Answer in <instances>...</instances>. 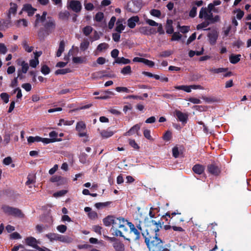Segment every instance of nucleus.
Wrapping results in <instances>:
<instances>
[{"label": "nucleus", "instance_id": "nucleus-42", "mask_svg": "<svg viewBox=\"0 0 251 251\" xmlns=\"http://www.w3.org/2000/svg\"><path fill=\"white\" fill-rule=\"evenodd\" d=\"M112 202L111 201H106L104 202H98L95 203V206L98 209H100L103 207L109 206Z\"/></svg>", "mask_w": 251, "mask_h": 251}, {"label": "nucleus", "instance_id": "nucleus-29", "mask_svg": "<svg viewBox=\"0 0 251 251\" xmlns=\"http://www.w3.org/2000/svg\"><path fill=\"white\" fill-rule=\"evenodd\" d=\"M72 238L63 235L59 234L58 241L63 243H69L72 241Z\"/></svg>", "mask_w": 251, "mask_h": 251}, {"label": "nucleus", "instance_id": "nucleus-62", "mask_svg": "<svg viewBox=\"0 0 251 251\" xmlns=\"http://www.w3.org/2000/svg\"><path fill=\"white\" fill-rule=\"evenodd\" d=\"M143 134L145 137L147 139L150 140H153L151 136V131L149 129H146L144 130Z\"/></svg>", "mask_w": 251, "mask_h": 251}, {"label": "nucleus", "instance_id": "nucleus-43", "mask_svg": "<svg viewBox=\"0 0 251 251\" xmlns=\"http://www.w3.org/2000/svg\"><path fill=\"white\" fill-rule=\"evenodd\" d=\"M208 12L206 7H202L199 13V18L200 19H205Z\"/></svg>", "mask_w": 251, "mask_h": 251}, {"label": "nucleus", "instance_id": "nucleus-22", "mask_svg": "<svg viewBox=\"0 0 251 251\" xmlns=\"http://www.w3.org/2000/svg\"><path fill=\"white\" fill-rule=\"evenodd\" d=\"M48 33L47 31L44 27H41L37 33L39 39L40 40H44L45 38L50 34H48Z\"/></svg>", "mask_w": 251, "mask_h": 251}, {"label": "nucleus", "instance_id": "nucleus-33", "mask_svg": "<svg viewBox=\"0 0 251 251\" xmlns=\"http://www.w3.org/2000/svg\"><path fill=\"white\" fill-rule=\"evenodd\" d=\"M101 136L104 138H108L111 137L114 132L109 130H102L100 133Z\"/></svg>", "mask_w": 251, "mask_h": 251}, {"label": "nucleus", "instance_id": "nucleus-20", "mask_svg": "<svg viewBox=\"0 0 251 251\" xmlns=\"http://www.w3.org/2000/svg\"><path fill=\"white\" fill-rule=\"evenodd\" d=\"M115 216L112 215H108L103 219V223L106 226H109L112 225L113 222L114 221Z\"/></svg>", "mask_w": 251, "mask_h": 251}, {"label": "nucleus", "instance_id": "nucleus-57", "mask_svg": "<svg viewBox=\"0 0 251 251\" xmlns=\"http://www.w3.org/2000/svg\"><path fill=\"white\" fill-rule=\"evenodd\" d=\"M120 220L119 218H116L115 217L114 218V221L113 222L112 224V229H113L114 228H120Z\"/></svg>", "mask_w": 251, "mask_h": 251}, {"label": "nucleus", "instance_id": "nucleus-39", "mask_svg": "<svg viewBox=\"0 0 251 251\" xmlns=\"http://www.w3.org/2000/svg\"><path fill=\"white\" fill-rule=\"evenodd\" d=\"M74 123V120L67 121V120H65L63 119H61L59 120L58 125L59 126H61L62 125H65V126H71V125H73Z\"/></svg>", "mask_w": 251, "mask_h": 251}, {"label": "nucleus", "instance_id": "nucleus-35", "mask_svg": "<svg viewBox=\"0 0 251 251\" xmlns=\"http://www.w3.org/2000/svg\"><path fill=\"white\" fill-rule=\"evenodd\" d=\"M86 128V125L85 124L82 122L80 121L77 123L75 129L76 130L78 131H82L84 130H85Z\"/></svg>", "mask_w": 251, "mask_h": 251}, {"label": "nucleus", "instance_id": "nucleus-49", "mask_svg": "<svg viewBox=\"0 0 251 251\" xmlns=\"http://www.w3.org/2000/svg\"><path fill=\"white\" fill-rule=\"evenodd\" d=\"M41 72L44 75H47L50 73V69L47 65H44L41 67Z\"/></svg>", "mask_w": 251, "mask_h": 251}, {"label": "nucleus", "instance_id": "nucleus-55", "mask_svg": "<svg viewBox=\"0 0 251 251\" xmlns=\"http://www.w3.org/2000/svg\"><path fill=\"white\" fill-rule=\"evenodd\" d=\"M150 13L152 16L157 18H159L161 15L160 11L155 9H151L150 11Z\"/></svg>", "mask_w": 251, "mask_h": 251}, {"label": "nucleus", "instance_id": "nucleus-50", "mask_svg": "<svg viewBox=\"0 0 251 251\" xmlns=\"http://www.w3.org/2000/svg\"><path fill=\"white\" fill-rule=\"evenodd\" d=\"M172 137V132L169 130H167L164 134L163 136V139L164 140H165L166 141H169L171 139Z\"/></svg>", "mask_w": 251, "mask_h": 251}, {"label": "nucleus", "instance_id": "nucleus-24", "mask_svg": "<svg viewBox=\"0 0 251 251\" xmlns=\"http://www.w3.org/2000/svg\"><path fill=\"white\" fill-rule=\"evenodd\" d=\"M11 19H8L7 20H2L0 21V30H4L7 28L9 24L11 23Z\"/></svg>", "mask_w": 251, "mask_h": 251}, {"label": "nucleus", "instance_id": "nucleus-38", "mask_svg": "<svg viewBox=\"0 0 251 251\" xmlns=\"http://www.w3.org/2000/svg\"><path fill=\"white\" fill-rule=\"evenodd\" d=\"M41 137L36 136L35 137L33 136H29L27 138V142L28 144H31L34 142H41Z\"/></svg>", "mask_w": 251, "mask_h": 251}, {"label": "nucleus", "instance_id": "nucleus-6", "mask_svg": "<svg viewBox=\"0 0 251 251\" xmlns=\"http://www.w3.org/2000/svg\"><path fill=\"white\" fill-rule=\"evenodd\" d=\"M68 8L72 9L75 13L79 12L82 8V5L80 2L77 0H71L69 1Z\"/></svg>", "mask_w": 251, "mask_h": 251}, {"label": "nucleus", "instance_id": "nucleus-30", "mask_svg": "<svg viewBox=\"0 0 251 251\" xmlns=\"http://www.w3.org/2000/svg\"><path fill=\"white\" fill-rule=\"evenodd\" d=\"M227 68H211L209 71L214 74H219L227 72Z\"/></svg>", "mask_w": 251, "mask_h": 251}, {"label": "nucleus", "instance_id": "nucleus-34", "mask_svg": "<svg viewBox=\"0 0 251 251\" xmlns=\"http://www.w3.org/2000/svg\"><path fill=\"white\" fill-rule=\"evenodd\" d=\"M113 247L117 251H124L125 246L121 242H116L114 244Z\"/></svg>", "mask_w": 251, "mask_h": 251}, {"label": "nucleus", "instance_id": "nucleus-2", "mask_svg": "<svg viewBox=\"0 0 251 251\" xmlns=\"http://www.w3.org/2000/svg\"><path fill=\"white\" fill-rule=\"evenodd\" d=\"M165 220V222L169 224H172V225H174L176 223L175 222L171 223V221L172 220V217H171V212L168 211L166 214L161 216V219L158 222L152 220L151 221V226H155V227L152 228V230L154 231L155 234H157V232L160 230L161 228L162 227V226L164 225V222L163 221Z\"/></svg>", "mask_w": 251, "mask_h": 251}, {"label": "nucleus", "instance_id": "nucleus-37", "mask_svg": "<svg viewBox=\"0 0 251 251\" xmlns=\"http://www.w3.org/2000/svg\"><path fill=\"white\" fill-rule=\"evenodd\" d=\"M41 142H42L43 143L45 144H48L50 143H53L57 141H61V139H50V138H42L41 137Z\"/></svg>", "mask_w": 251, "mask_h": 251}, {"label": "nucleus", "instance_id": "nucleus-26", "mask_svg": "<svg viewBox=\"0 0 251 251\" xmlns=\"http://www.w3.org/2000/svg\"><path fill=\"white\" fill-rule=\"evenodd\" d=\"M65 42L62 40L60 42L59 48L56 51V55L57 57H60L65 50Z\"/></svg>", "mask_w": 251, "mask_h": 251}, {"label": "nucleus", "instance_id": "nucleus-12", "mask_svg": "<svg viewBox=\"0 0 251 251\" xmlns=\"http://www.w3.org/2000/svg\"><path fill=\"white\" fill-rule=\"evenodd\" d=\"M47 12L44 11L42 15L41 16L39 14H37L35 15L36 20L34 23V26L37 27L40 23H43L45 21Z\"/></svg>", "mask_w": 251, "mask_h": 251}, {"label": "nucleus", "instance_id": "nucleus-44", "mask_svg": "<svg viewBox=\"0 0 251 251\" xmlns=\"http://www.w3.org/2000/svg\"><path fill=\"white\" fill-rule=\"evenodd\" d=\"M22 46H23V48H24V49L25 50L28 52H31L33 50V47H29L28 45L27 42L26 40H24L23 41Z\"/></svg>", "mask_w": 251, "mask_h": 251}, {"label": "nucleus", "instance_id": "nucleus-8", "mask_svg": "<svg viewBox=\"0 0 251 251\" xmlns=\"http://www.w3.org/2000/svg\"><path fill=\"white\" fill-rule=\"evenodd\" d=\"M219 33L216 29H213L207 34L209 42L211 45H214L218 38Z\"/></svg>", "mask_w": 251, "mask_h": 251}, {"label": "nucleus", "instance_id": "nucleus-9", "mask_svg": "<svg viewBox=\"0 0 251 251\" xmlns=\"http://www.w3.org/2000/svg\"><path fill=\"white\" fill-rule=\"evenodd\" d=\"M138 30L140 33L145 35H150L156 33L155 28L150 26H141Z\"/></svg>", "mask_w": 251, "mask_h": 251}, {"label": "nucleus", "instance_id": "nucleus-4", "mask_svg": "<svg viewBox=\"0 0 251 251\" xmlns=\"http://www.w3.org/2000/svg\"><path fill=\"white\" fill-rule=\"evenodd\" d=\"M133 6H131L130 2H128L126 6V9L127 11L132 13H137L139 11L142 6V0H132Z\"/></svg>", "mask_w": 251, "mask_h": 251}, {"label": "nucleus", "instance_id": "nucleus-53", "mask_svg": "<svg viewBox=\"0 0 251 251\" xmlns=\"http://www.w3.org/2000/svg\"><path fill=\"white\" fill-rule=\"evenodd\" d=\"M173 54V51L170 50L163 51L159 54V57H167Z\"/></svg>", "mask_w": 251, "mask_h": 251}, {"label": "nucleus", "instance_id": "nucleus-11", "mask_svg": "<svg viewBox=\"0 0 251 251\" xmlns=\"http://www.w3.org/2000/svg\"><path fill=\"white\" fill-rule=\"evenodd\" d=\"M133 61L135 62L143 63L150 67H153L154 66V62L144 58L135 57L133 58Z\"/></svg>", "mask_w": 251, "mask_h": 251}, {"label": "nucleus", "instance_id": "nucleus-31", "mask_svg": "<svg viewBox=\"0 0 251 251\" xmlns=\"http://www.w3.org/2000/svg\"><path fill=\"white\" fill-rule=\"evenodd\" d=\"M58 236L59 234L55 233H49L46 235V237H47L50 242H53V241H58Z\"/></svg>", "mask_w": 251, "mask_h": 251}, {"label": "nucleus", "instance_id": "nucleus-15", "mask_svg": "<svg viewBox=\"0 0 251 251\" xmlns=\"http://www.w3.org/2000/svg\"><path fill=\"white\" fill-rule=\"evenodd\" d=\"M10 7L7 13V18L11 19V14L15 15L17 11L18 5L16 3L13 2L10 3Z\"/></svg>", "mask_w": 251, "mask_h": 251}, {"label": "nucleus", "instance_id": "nucleus-18", "mask_svg": "<svg viewBox=\"0 0 251 251\" xmlns=\"http://www.w3.org/2000/svg\"><path fill=\"white\" fill-rule=\"evenodd\" d=\"M25 244L30 247H32L35 249L36 248L37 246V240L36 239L33 237H28L25 238Z\"/></svg>", "mask_w": 251, "mask_h": 251}, {"label": "nucleus", "instance_id": "nucleus-25", "mask_svg": "<svg viewBox=\"0 0 251 251\" xmlns=\"http://www.w3.org/2000/svg\"><path fill=\"white\" fill-rule=\"evenodd\" d=\"M36 182V176L34 174H29L27 177V181L25 184L28 185L29 188H31L30 184H34Z\"/></svg>", "mask_w": 251, "mask_h": 251}, {"label": "nucleus", "instance_id": "nucleus-13", "mask_svg": "<svg viewBox=\"0 0 251 251\" xmlns=\"http://www.w3.org/2000/svg\"><path fill=\"white\" fill-rule=\"evenodd\" d=\"M139 17L138 16H132L127 21L128 26L130 28H133L136 26V24L139 22Z\"/></svg>", "mask_w": 251, "mask_h": 251}, {"label": "nucleus", "instance_id": "nucleus-36", "mask_svg": "<svg viewBox=\"0 0 251 251\" xmlns=\"http://www.w3.org/2000/svg\"><path fill=\"white\" fill-rule=\"evenodd\" d=\"M50 181L51 182H57V183L58 182H60V181L64 182L65 181V178L62 177L61 176H53L50 178Z\"/></svg>", "mask_w": 251, "mask_h": 251}, {"label": "nucleus", "instance_id": "nucleus-28", "mask_svg": "<svg viewBox=\"0 0 251 251\" xmlns=\"http://www.w3.org/2000/svg\"><path fill=\"white\" fill-rule=\"evenodd\" d=\"M70 14L68 11H61L58 14V18L61 20H68Z\"/></svg>", "mask_w": 251, "mask_h": 251}, {"label": "nucleus", "instance_id": "nucleus-45", "mask_svg": "<svg viewBox=\"0 0 251 251\" xmlns=\"http://www.w3.org/2000/svg\"><path fill=\"white\" fill-rule=\"evenodd\" d=\"M89 46V42L87 40H84L80 45L81 50L84 51L87 50Z\"/></svg>", "mask_w": 251, "mask_h": 251}, {"label": "nucleus", "instance_id": "nucleus-16", "mask_svg": "<svg viewBox=\"0 0 251 251\" xmlns=\"http://www.w3.org/2000/svg\"><path fill=\"white\" fill-rule=\"evenodd\" d=\"M127 225L128 226L130 231L131 232H133L136 235L135 240H139L140 238V232L135 227L134 225L131 222H128Z\"/></svg>", "mask_w": 251, "mask_h": 251}, {"label": "nucleus", "instance_id": "nucleus-41", "mask_svg": "<svg viewBox=\"0 0 251 251\" xmlns=\"http://www.w3.org/2000/svg\"><path fill=\"white\" fill-rule=\"evenodd\" d=\"M21 23L22 24V25L24 27H26L28 25V22H27V20L25 19H22L17 20L16 22V25L17 27H19L21 26Z\"/></svg>", "mask_w": 251, "mask_h": 251}, {"label": "nucleus", "instance_id": "nucleus-17", "mask_svg": "<svg viewBox=\"0 0 251 251\" xmlns=\"http://www.w3.org/2000/svg\"><path fill=\"white\" fill-rule=\"evenodd\" d=\"M205 170L204 166L200 164H197L194 165L192 168V171L196 174L198 175H202Z\"/></svg>", "mask_w": 251, "mask_h": 251}, {"label": "nucleus", "instance_id": "nucleus-1", "mask_svg": "<svg viewBox=\"0 0 251 251\" xmlns=\"http://www.w3.org/2000/svg\"><path fill=\"white\" fill-rule=\"evenodd\" d=\"M142 234L145 238V242L149 248L150 251H170L168 249L164 247L163 242L158 238V234H155L153 240L151 242H150L151 236L149 235L148 232H147V235L145 234V233H142Z\"/></svg>", "mask_w": 251, "mask_h": 251}, {"label": "nucleus", "instance_id": "nucleus-7", "mask_svg": "<svg viewBox=\"0 0 251 251\" xmlns=\"http://www.w3.org/2000/svg\"><path fill=\"white\" fill-rule=\"evenodd\" d=\"M207 172L208 173L215 176H219L221 172V168L215 163H212L208 165Z\"/></svg>", "mask_w": 251, "mask_h": 251}, {"label": "nucleus", "instance_id": "nucleus-64", "mask_svg": "<svg viewBox=\"0 0 251 251\" xmlns=\"http://www.w3.org/2000/svg\"><path fill=\"white\" fill-rule=\"evenodd\" d=\"M39 60L34 58L29 61V65L32 68H36L39 64Z\"/></svg>", "mask_w": 251, "mask_h": 251}, {"label": "nucleus", "instance_id": "nucleus-47", "mask_svg": "<svg viewBox=\"0 0 251 251\" xmlns=\"http://www.w3.org/2000/svg\"><path fill=\"white\" fill-rule=\"evenodd\" d=\"M103 13L101 12H99L96 14L94 18V20L98 22H100L103 20Z\"/></svg>", "mask_w": 251, "mask_h": 251}, {"label": "nucleus", "instance_id": "nucleus-10", "mask_svg": "<svg viewBox=\"0 0 251 251\" xmlns=\"http://www.w3.org/2000/svg\"><path fill=\"white\" fill-rule=\"evenodd\" d=\"M22 11L26 12L28 16L31 17L34 15L37 9L33 7L31 4L26 3L24 4Z\"/></svg>", "mask_w": 251, "mask_h": 251}, {"label": "nucleus", "instance_id": "nucleus-51", "mask_svg": "<svg viewBox=\"0 0 251 251\" xmlns=\"http://www.w3.org/2000/svg\"><path fill=\"white\" fill-rule=\"evenodd\" d=\"M109 47L108 44L106 43H102L100 44L97 47V50L100 51H101L103 50H106Z\"/></svg>", "mask_w": 251, "mask_h": 251}, {"label": "nucleus", "instance_id": "nucleus-5", "mask_svg": "<svg viewBox=\"0 0 251 251\" xmlns=\"http://www.w3.org/2000/svg\"><path fill=\"white\" fill-rule=\"evenodd\" d=\"M55 22L54 19L51 17H47V21L44 24V28L48 32V34H50L52 30L55 28Z\"/></svg>", "mask_w": 251, "mask_h": 251}, {"label": "nucleus", "instance_id": "nucleus-14", "mask_svg": "<svg viewBox=\"0 0 251 251\" xmlns=\"http://www.w3.org/2000/svg\"><path fill=\"white\" fill-rule=\"evenodd\" d=\"M175 115L179 121L185 123L187 122L188 115L186 114H184L179 110H176L175 111Z\"/></svg>", "mask_w": 251, "mask_h": 251}, {"label": "nucleus", "instance_id": "nucleus-63", "mask_svg": "<svg viewBox=\"0 0 251 251\" xmlns=\"http://www.w3.org/2000/svg\"><path fill=\"white\" fill-rule=\"evenodd\" d=\"M57 230L62 233H64L67 230V227L65 225H61L56 227Z\"/></svg>", "mask_w": 251, "mask_h": 251}, {"label": "nucleus", "instance_id": "nucleus-32", "mask_svg": "<svg viewBox=\"0 0 251 251\" xmlns=\"http://www.w3.org/2000/svg\"><path fill=\"white\" fill-rule=\"evenodd\" d=\"M115 62L118 64H127L130 63L131 61L129 59L122 57H118L117 59H116Z\"/></svg>", "mask_w": 251, "mask_h": 251}, {"label": "nucleus", "instance_id": "nucleus-19", "mask_svg": "<svg viewBox=\"0 0 251 251\" xmlns=\"http://www.w3.org/2000/svg\"><path fill=\"white\" fill-rule=\"evenodd\" d=\"M140 124L135 125L128 131L125 133V135L130 136L137 132L140 129Z\"/></svg>", "mask_w": 251, "mask_h": 251}, {"label": "nucleus", "instance_id": "nucleus-48", "mask_svg": "<svg viewBox=\"0 0 251 251\" xmlns=\"http://www.w3.org/2000/svg\"><path fill=\"white\" fill-rule=\"evenodd\" d=\"M70 69L69 68L58 69L55 72L56 75H65L68 73L70 72Z\"/></svg>", "mask_w": 251, "mask_h": 251}, {"label": "nucleus", "instance_id": "nucleus-54", "mask_svg": "<svg viewBox=\"0 0 251 251\" xmlns=\"http://www.w3.org/2000/svg\"><path fill=\"white\" fill-rule=\"evenodd\" d=\"M173 35L172 36L171 41H178L180 40L181 37L182 35L179 33V32H173Z\"/></svg>", "mask_w": 251, "mask_h": 251}, {"label": "nucleus", "instance_id": "nucleus-52", "mask_svg": "<svg viewBox=\"0 0 251 251\" xmlns=\"http://www.w3.org/2000/svg\"><path fill=\"white\" fill-rule=\"evenodd\" d=\"M177 28L180 29V31L182 33H186L190 30V26H180V25H177Z\"/></svg>", "mask_w": 251, "mask_h": 251}, {"label": "nucleus", "instance_id": "nucleus-58", "mask_svg": "<svg viewBox=\"0 0 251 251\" xmlns=\"http://www.w3.org/2000/svg\"><path fill=\"white\" fill-rule=\"evenodd\" d=\"M0 98L5 103H7L9 101V96L6 93H2L0 95Z\"/></svg>", "mask_w": 251, "mask_h": 251}, {"label": "nucleus", "instance_id": "nucleus-23", "mask_svg": "<svg viewBox=\"0 0 251 251\" xmlns=\"http://www.w3.org/2000/svg\"><path fill=\"white\" fill-rule=\"evenodd\" d=\"M173 21L172 20L168 19L166 25V33L169 34H173L174 32V28L172 25Z\"/></svg>", "mask_w": 251, "mask_h": 251}, {"label": "nucleus", "instance_id": "nucleus-3", "mask_svg": "<svg viewBox=\"0 0 251 251\" xmlns=\"http://www.w3.org/2000/svg\"><path fill=\"white\" fill-rule=\"evenodd\" d=\"M1 209L5 214L9 215L19 217L23 216L21 210L17 208L3 205L2 206Z\"/></svg>", "mask_w": 251, "mask_h": 251}, {"label": "nucleus", "instance_id": "nucleus-59", "mask_svg": "<svg viewBox=\"0 0 251 251\" xmlns=\"http://www.w3.org/2000/svg\"><path fill=\"white\" fill-rule=\"evenodd\" d=\"M116 21V18L115 16H112L109 23H108V28L111 29L113 28L115 22Z\"/></svg>", "mask_w": 251, "mask_h": 251}, {"label": "nucleus", "instance_id": "nucleus-21", "mask_svg": "<svg viewBox=\"0 0 251 251\" xmlns=\"http://www.w3.org/2000/svg\"><path fill=\"white\" fill-rule=\"evenodd\" d=\"M17 64L19 65H21L22 66V69L20 70V71L23 72L24 74L26 73L29 69V66L27 63H26L25 61H21L20 59H18L17 60Z\"/></svg>", "mask_w": 251, "mask_h": 251}, {"label": "nucleus", "instance_id": "nucleus-56", "mask_svg": "<svg viewBox=\"0 0 251 251\" xmlns=\"http://www.w3.org/2000/svg\"><path fill=\"white\" fill-rule=\"evenodd\" d=\"M210 24V22L208 21H204V22L201 23V24L197 25V29L198 30H200V29L204 28L205 27H206L207 26H208Z\"/></svg>", "mask_w": 251, "mask_h": 251}, {"label": "nucleus", "instance_id": "nucleus-46", "mask_svg": "<svg viewBox=\"0 0 251 251\" xmlns=\"http://www.w3.org/2000/svg\"><path fill=\"white\" fill-rule=\"evenodd\" d=\"M92 30L93 28L89 25L85 26L82 29L83 34L86 36L89 35L92 32Z\"/></svg>", "mask_w": 251, "mask_h": 251}, {"label": "nucleus", "instance_id": "nucleus-27", "mask_svg": "<svg viewBox=\"0 0 251 251\" xmlns=\"http://www.w3.org/2000/svg\"><path fill=\"white\" fill-rule=\"evenodd\" d=\"M241 55L240 54H232L229 56V61L231 63L235 64L237 63L240 60V57Z\"/></svg>", "mask_w": 251, "mask_h": 251}, {"label": "nucleus", "instance_id": "nucleus-60", "mask_svg": "<svg viewBox=\"0 0 251 251\" xmlns=\"http://www.w3.org/2000/svg\"><path fill=\"white\" fill-rule=\"evenodd\" d=\"M87 155L84 153L82 152L80 154L79 156V160L81 163L84 164L86 162L87 158Z\"/></svg>", "mask_w": 251, "mask_h": 251}, {"label": "nucleus", "instance_id": "nucleus-61", "mask_svg": "<svg viewBox=\"0 0 251 251\" xmlns=\"http://www.w3.org/2000/svg\"><path fill=\"white\" fill-rule=\"evenodd\" d=\"M126 26L123 24L116 25L115 30L119 33H122V31L125 29Z\"/></svg>", "mask_w": 251, "mask_h": 251}, {"label": "nucleus", "instance_id": "nucleus-40", "mask_svg": "<svg viewBox=\"0 0 251 251\" xmlns=\"http://www.w3.org/2000/svg\"><path fill=\"white\" fill-rule=\"evenodd\" d=\"M131 72V68L129 65L124 67L121 71V74L124 75H130Z\"/></svg>", "mask_w": 251, "mask_h": 251}]
</instances>
